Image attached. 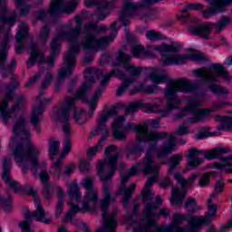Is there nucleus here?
<instances>
[{"label":"nucleus","mask_w":232,"mask_h":232,"mask_svg":"<svg viewBox=\"0 0 232 232\" xmlns=\"http://www.w3.org/2000/svg\"><path fill=\"white\" fill-rule=\"evenodd\" d=\"M14 136L11 138L12 157L17 166H24V164L31 165V171L35 179H39L42 184H47L50 180V174L48 170L42 169L39 173L41 163L39 162V156L41 155V149L30 140V132L26 130V120L24 116L16 119L13 128Z\"/></svg>","instance_id":"nucleus-2"},{"label":"nucleus","mask_w":232,"mask_h":232,"mask_svg":"<svg viewBox=\"0 0 232 232\" xmlns=\"http://www.w3.org/2000/svg\"><path fill=\"white\" fill-rule=\"evenodd\" d=\"M209 90L213 93H218L221 95H226V93H229V91H227L226 87H222L220 85H210Z\"/></svg>","instance_id":"nucleus-47"},{"label":"nucleus","mask_w":232,"mask_h":232,"mask_svg":"<svg viewBox=\"0 0 232 232\" xmlns=\"http://www.w3.org/2000/svg\"><path fill=\"white\" fill-rule=\"evenodd\" d=\"M62 162L63 158H60L50 169L51 175H53V177H56L57 179H63V169L61 168Z\"/></svg>","instance_id":"nucleus-37"},{"label":"nucleus","mask_w":232,"mask_h":232,"mask_svg":"<svg viewBox=\"0 0 232 232\" xmlns=\"http://www.w3.org/2000/svg\"><path fill=\"white\" fill-rule=\"evenodd\" d=\"M185 209H188V213L191 215L193 213H197L200 210V206H197V200L193 198H188L185 201L184 205Z\"/></svg>","instance_id":"nucleus-36"},{"label":"nucleus","mask_w":232,"mask_h":232,"mask_svg":"<svg viewBox=\"0 0 232 232\" xmlns=\"http://www.w3.org/2000/svg\"><path fill=\"white\" fill-rule=\"evenodd\" d=\"M224 191V181L223 180H218L217 181L214 188V193L210 196L211 198H215L218 193H222Z\"/></svg>","instance_id":"nucleus-49"},{"label":"nucleus","mask_w":232,"mask_h":232,"mask_svg":"<svg viewBox=\"0 0 232 232\" xmlns=\"http://www.w3.org/2000/svg\"><path fill=\"white\" fill-rule=\"evenodd\" d=\"M153 157H157L155 155V148L150 147L147 150L144 160L141 161L140 167L141 171H143L145 175H150V173L152 175L147 179L145 188L141 192L143 195V204H146L147 202H153V196L155 195V192H153L150 188L155 184L157 178L159 177V169H160V166L155 164Z\"/></svg>","instance_id":"nucleus-11"},{"label":"nucleus","mask_w":232,"mask_h":232,"mask_svg":"<svg viewBox=\"0 0 232 232\" xmlns=\"http://www.w3.org/2000/svg\"><path fill=\"white\" fill-rule=\"evenodd\" d=\"M203 102L202 99L198 96L188 98L187 101V106L181 109L179 113L174 115V121H179V119L186 117L188 113H191V115H194V118H189L188 121L192 124L202 122V121L211 113L210 109H198L199 106H202Z\"/></svg>","instance_id":"nucleus-15"},{"label":"nucleus","mask_w":232,"mask_h":232,"mask_svg":"<svg viewBox=\"0 0 232 232\" xmlns=\"http://www.w3.org/2000/svg\"><path fill=\"white\" fill-rule=\"evenodd\" d=\"M12 172V159L8 158V156H5L3 158V173H2V180L10 188L14 189V193H19L21 191V185L17 183V181L12 179L10 177Z\"/></svg>","instance_id":"nucleus-27"},{"label":"nucleus","mask_w":232,"mask_h":232,"mask_svg":"<svg viewBox=\"0 0 232 232\" xmlns=\"http://www.w3.org/2000/svg\"><path fill=\"white\" fill-rule=\"evenodd\" d=\"M209 6L203 11L204 19H209L217 14L226 11V6L232 5V0H209Z\"/></svg>","instance_id":"nucleus-28"},{"label":"nucleus","mask_w":232,"mask_h":232,"mask_svg":"<svg viewBox=\"0 0 232 232\" xmlns=\"http://www.w3.org/2000/svg\"><path fill=\"white\" fill-rule=\"evenodd\" d=\"M178 19L181 23H188V19H189V13H188V9H186V7H185V10L181 11L178 14Z\"/></svg>","instance_id":"nucleus-56"},{"label":"nucleus","mask_w":232,"mask_h":232,"mask_svg":"<svg viewBox=\"0 0 232 232\" xmlns=\"http://www.w3.org/2000/svg\"><path fill=\"white\" fill-rule=\"evenodd\" d=\"M180 44L172 43L168 45L162 44L161 45H149L147 49H144L142 45H134L130 52L133 57L137 59H153L155 57V52H159L161 55V63L165 66H173L175 64H184L186 61H195L196 63H205L208 58L198 51H194L188 54H179L177 52H180Z\"/></svg>","instance_id":"nucleus-4"},{"label":"nucleus","mask_w":232,"mask_h":232,"mask_svg":"<svg viewBox=\"0 0 232 232\" xmlns=\"http://www.w3.org/2000/svg\"><path fill=\"white\" fill-rule=\"evenodd\" d=\"M78 5V0H69L65 4L64 0H52L51 7L48 11H39L38 19H45L47 14H50V15H57L59 14H73Z\"/></svg>","instance_id":"nucleus-19"},{"label":"nucleus","mask_w":232,"mask_h":232,"mask_svg":"<svg viewBox=\"0 0 232 232\" xmlns=\"http://www.w3.org/2000/svg\"><path fill=\"white\" fill-rule=\"evenodd\" d=\"M197 177H198V174H193L191 178L185 179L184 177L179 173L174 175V179L177 180L178 184H180L182 189L184 190L188 189V188H189L193 182H195Z\"/></svg>","instance_id":"nucleus-33"},{"label":"nucleus","mask_w":232,"mask_h":232,"mask_svg":"<svg viewBox=\"0 0 232 232\" xmlns=\"http://www.w3.org/2000/svg\"><path fill=\"white\" fill-rule=\"evenodd\" d=\"M0 208H3L4 211L8 212L14 209V204L12 203V196L6 198L0 195ZM0 232H2L0 227Z\"/></svg>","instance_id":"nucleus-35"},{"label":"nucleus","mask_w":232,"mask_h":232,"mask_svg":"<svg viewBox=\"0 0 232 232\" xmlns=\"http://www.w3.org/2000/svg\"><path fill=\"white\" fill-rule=\"evenodd\" d=\"M120 157L121 154L117 151V147L111 145L105 150V160L98 161L97 171L101 180L103 181L102 192L104 198L100 200L103 228H99L97 232H115V229H117V219H115L117 209L111 215L106 211L110 207V202H115V198H111V190H110L108 180H111L115 175L117 166H120V168H124L125 166L124 162H119Z\"/></svg>","instance_id":"nucleus-3"},{"label":"nucleus","mask_w":232,"mask_h":232,"mask_svg":"<svg viewBox=\"0 0 232 232\" xmlns=\"http://www.w3.org/2000/svg\"><path fill=\"white\" fill-rule=\"evenodd\" d=\"M221 125L218 127V130L220 131H229V130H232V118L224 116L220 117Z\"/></svg>","instance_id":"nucleus-39"},{"label":"nucleus","mask_w":232,"mask_h":232,"mask_svg":"<svg viewBox=\"0 0 232 232\" xmlns=\"http://www.w3.org/2000/svg\"><path fill=\"white\" fill-rule=\"evenodd\" d=\"M23 191L26 195H32V197H35L37 195V192L34 189V187H32L31 185H27L26 187H24Z\"/></svg>","instance_id":"nucleus-60"},{"label":"nucleus","mask_w":232,"mask_h":232,"mask_svg":"<svg viewBox=\"0 0 232 232\" xmlns=\"http://www.w3.org/2000/svg\"><path fill=\"white\" fill-rule=\"evenodd\" d=\"M59 148H61V142L54 140L49 143V155L51 157V160H53V157L59 153Z\"/></svg>","instance_id":"nucleus-40"},{"label":"nucleus","mask_w":232,"mask_h":232,"mask_svg":"<svg viewBox=\"0 0 232 232\" xmlns=\"http://www.w3.org/2000/svg\"><path fill=\"white\" fill-rule=\"evenodd\" d=\"M82 28V20L81 17L76 16L74 20H71L68 24L63 25V29L57 33L51 43V57L44 58V54L39 47L34 43H31L28 52L30 58L26 64L28 68H32L35 63L40 64H47L49 68H53L55 57L61 53V44L63 41H69V50L64 55L63 63L62 68L58 72L59 82L54 84L55 92L61 90L63 81L66 77H70L75 70L76 58L79 55V40L77 37L81 35V30Z\"/></svg>","instance_id":"nucleus-1"},{"label":"nucleus","mask_w":232,"mask_h":232,"mask_svg":"<svg viewBox=\"0 0 232 232\" xmlns=\"http://www.w3.org/2000/svg\"><path fill=\"white\" fill-rule=\"evenodd\" d=\"M34 204L36 210L32 214L28 212L25 213V221L20 224V227H22L23 232H32V229H30V223L32 222L33 218L34 220H36V222L50 224V219L46 218V215H48V213H45L44 209H43V207L41 206V199L35 198Z\"/></svg>","instance_id":"nucleus-24"},{"label":"nucleus","mask_w":232,"mask_h":232,"mask_svg":"<svg viewBox=\"0 0 232 232\" xmlns=\"http://www.w3.org/2000/svg\"><path fill=\"white\" fill-rule=\"evenodd\" d=\"M73 171H75V164L69 163L65 165L62 170V179H68L69 177H72Z\"/></svg>","instance_id":"nucleus-43"},{"label":"nucleus","mask_w":232,"mask_h":232,"mask_svg":"<svg viewBox=\"0 0 232 232\" xmlns=\"http://www.w3.org/2000/svg\"><path fill=\"white\" fill-rule=\"evenodd\" d=\"M150 79L153 84H162V82H166V76L160 74L158 70H154L150 72Z\"/></svg>","instance_id":"nucleus-38"},{"label":"nucleus","mask_w":232,"mask_h":232,"mask_svg":"<svg viewBox=\"0 0 232 232\" xmlns=\"http://www.w3.org/2000/svg\"><path fill=\"white\" fill-rule=\"evenodd\" d=\"M226 102H215L211 107H210V111H218V110H222L226 106Z\"/></svg>","instance_id":"nucleus-58"},{"label":"nucleus","mask_w":232,"mask_h":232,"mask_svg":"<svg viewBox=\"0 0 232 232\" xmlns=\"http://www.w3.org/2000/svg\"><path fill=\"white\" fill-rule=\"evenodd\" d=\"M44 75V69L41 68L40 72H36L33 77L29 79V81L24 84V88H32L34 84L41 79V76Z\"/></svg>","instance_id":"nucleus-41"},{"label":"nucleus","mask_w":232,"mask_h":232,"mask_svg":"<svg viewBox=\"0 0 232 232\" xmlns=\"http://www.w3.org/2000/svg\"><path fill=\"white\" fill-rule=\"evenodd\" d=\"M142 147L140 146H134L128 150L127 157H130V155H138V153H140L142 151Z\"/></svg>","instance_id":"nucleus-57"},{"label":"nucleus","mask_w":232,"mask_h":232,"mask_svg":"<svg viewBox=\"0 0 232 232\" xmlns=\"http://www.w3.org/2000/svg\"><path fill=\"white\" fill-rule=\"evenodd\" d=\"M28 35V25L26 23L22 22L19 24V30L18 33L15 35V39L17 41V46H16V53H21L22 52H24V44H23V40L24 37Z\"/></svg>","instance_id":"nucleus-31"},{"label":"nucleus","mask_w":232,"mask_h":232,"mask_svg":"<svg viewBox=\"0 0 232 232\" xmlns=\"http://www.w3.org/2000/svg\"><path fill=\"white\" fill-rule=\"evenodd\" d=\"M117 59L120 63H121V64H128V63L131 61V56L126 54L124 52H120Z\"/></svg>","instance_id":"nucleus-54"},{"label":"nucleus","mask_w":232,"mask_h":232,"mask_svg":"<svg viewBox=\"0 0 232 232\" xmlns=\"http://www.w3.org/2000/svg\"><path fill=\"white\" fill-rule=\"evenodd\" d=\"M69 198L71 202H69V205L71 206L70 210L67 212L65 216V220H72L73 215L75 213H79L81 211V208L79 206L75 205L73 202L79 203L81 202V190H79V186L76 183H72L68 189Z\"/></svg>","instance_id":"nucleus-25"},{"label":"nucleus","mask_w":232,"mask_h":232,"mask_svg":"<svg viewBox=\"0 0 232 232\" xmlns=\"http://www.w3.org/2000/svg\"><path fill=\"white\" fill-rule=\"evenodd\" d=\"M194 216L190 213H175L172 217V223L161 226L158 232H198L200 226L193 219Z\"/></svg>","instance_id":"nucleus-13"},{"label":"nucleus","mask_w":232,"mask_h":232,"mask_svg":"<svg viewBox=\"0 0 232 232\" xmlns=\"http://www.w3.org/2000/svg\"><path fill=\"white\" fill-rule=\"evenodd\" d=\"M160 90V88L157 87L155 85H148L143 88V93H148L150 95H153L155 93H159Z\"/></svg>","instance_id":"nucleus-53"},{"label":"nucleus","mask_w":232,"mask_h":232,"mask_svg":"<svg viewBox=\"0 0 232 232\" xmlns=\"http://www.w3.org/2000/svg\"><path fill=\"white\" fill-rule=\"evenodd\" d=\"M63 211H64V200L59 199L56 204V210L54 213V217L59 218L63 215Z\"/></svg>","instance_id":"nucleus-51"},{"label":"nucleus","mask_w":232,"mask_h":232,"mask_svg":"<svg viewBox=\"0 0 232 232\" xmlns=\"http://www.w3.org/2000/svg\"><path fill=\"white\" fill-rule=\"evenodd\" d=\"M14 4L21 8V15H26L32 10V6L26 5V0H15Z\"/></svg>","instance_id":"nucleus-42"},{"label":"nucleus","mask_w":232,"mask_h":232,"mask_svg":"<svg viewBox=\"0 0 232 232\" xmlns=\"http://www.w3.org/2000/svg\"><path fill=\"white\" fill-rule=\"evenodd\" d=\"M56 195L58 197V200H64V190L61 187L56 188Z\"/></svg>","instance_id":"nucleus-62"},{"label":"nucleus","mask_w":232,"mask_h":232,"mask_svg":"<svg viewBox=\"0 0 232 232\" xmlns=\"http://www.w3.org/2000/svg\"><path fill=\"white\" fill-rule=\"evenodd\" d=\"M10 39H12V34L6 33L2 43V48L0 49V73H2L3 79H6L17 68V61L15 60H12L10 64L6 66V55H8V43Z\"/></svg>","instance_id":"nucleus-23"},{"label":"nucleus","mask_w":232,"mask_h":232,"mask_svg":"<svg viewBox=\"0 0 232 232\" xmlns=\"http://www.w3.org/2000/svg\"><path fill=\"white\" fill-rule=\"evenodd\" d=\"M140 163H137L133 167H131L130 172L125 176H121V184L119 188V192L116 195H122L123 196V208H128V204L130 202V198H131V195H133L135 189H137V185L131 184L130 188H126V182L130 180V177H133V175L137 174V171L141 168Z\"/></svg>","instance_id":"nucleus-21"},{"label":"nucleus","mask_w":232,"mask_h":232,"mask_svg":"<svg viewBox=\"0 0 232 232\" xmlns=\"http://www.w3.org/2000/svg\"><path fill=\"white\" fill-rule=\"evenodd\" d=\"M113 75L115 77H118V79H124V72L114 69L102 80L101 84L98 87L97 91L89 101V106H90L89 117H92L93 111H95L97 108V102H99V99H101V96L102 95V92L106 90V87L108 86V82H110V80L111 79V77H113Z\"/></svg>","instance_id":"nucleus-22"},{"label":"nucleus","mask_w":232,"mask_h":232,"mask_svg":"<svg viewBox=\"0 0 232 232\" xmlns=\"http://www.w3.org/2000/svg\"><path fill=\"white\" fill-rule=\"evenodd\" d=\"M44 92H40L39 95L36 97V105L33 107V114H32V122L34 124H37V122H41L43 121V113L44 112V108L52 102L53 100V97L44 98Z\"/></svg>","instance_id":"nucleus-26"},{"label":"nucleus","mask_w":232,"mask_h":232,"mask_svg":"<svg viewBox=\"0 0 232 232\" xmlns=\"http://www.w3.org/2000/svg\"><path fill=\"white\" fill-rule=\"evenodd\" d=\"M17 81V76H11V85L8 83H0V92H7L5 98H0V116L3 119L4 124H8V121L15 116V111L24 108L26 105V97L18 95L16 103L11 109H8V102L14 99V90H17L20 86Z\"/></svg>","instance_id":"nucleus-9"},{"label":"nucleus","mask_w":232,"mask_h":232,"mask_svg":"<svg viewBox=\"0 0 232 232\" xmlns=\"http://www.w3.org/2000/svg\"><path fill=\"white\" fill-rule=\"evenodd\" d=\"M140 106H142V103L140 102H135L127 106L126 111L127 113H135V111H137V110H139Z\"/></svg>","instance_id":"nucleus-52"},{"label":"nucleus","mask_w":232,"mask_h":232,"mask_svg":"<svg viewBox=\"0 0 232 232\" xmlns=\"http://www.w3.org/2000/svg\"><path fill=\"white\" fill-rule=\"evenodd\" d=\"M52 81H53V72H45L44 78L42 81L41 89L46 90V88H48V86L52 84Z\"/></svg>","instance_id":"nucleus-44"},{"label":"nucleus","mask_w":232,"mask_h":232,"mask_svg":"<svg viewBox=\"0 0 232 232\" xmlns=\"http://www.w3.org/2000/svg\"><path fill=\"white\" fill-rule=\"evenodd\" d=\"M208 212L205 216L192 217V219L195 220L196 225L200 227L204 226H208L213 222V217L217 215V207L213 204V198L208 199L207 202Z\"/></svg>","instance_id":"nucleus-30"},{"label":"nucleus","mask_w":232,"mask_h":232,"mask_svg":"<svg viewBox=\"0 0 232 232\" xmlns=\"http://www.w3.org/2000/svg\"><path fill=\"white\" fill-rule=\"evenodd\" d=\"M43 195L45 198H52V195H53V186L45 183L44 185Z\"/></svg>","instance_id":"nucleus-50"},{"label":"nucleus","mask_w":232,"mask_h":232,"mask_svg":"<svg viewBox=\"0 0 232 232\" xmlns=\"http://www.w3.org/2000/svg\"><path fill=\"white\" fill-rule=\"evenodd\" d=\"M192 73L196 77L203 79L205 82H217L218 77H223L225 81H229V78H227V72H226V69L218 63H214L208 68L196 69Z\"/></svg>","instance_id":"nucleus-20"},{"label":"nucleus","mask_w":232,"mask_h":232,"mask_svg":"<svg viewBox=\"0 0 232 232\" xmlns=\"http://www.w3.org/2000/svg\"><path fill=\"white\" fill-rule=\"evenodd\" d=\"M211 177V172L204 174L202 178L199 179V186L201 188H206V186H209V178Z\"/></svg>","instance_id":"nucleus-55"},{"label":"nucleus","mask_w":232,"mask_h":232,"mask_svg":"<svg viewBox=\"0 0 232 232\" xmlns=\"http://www.w3.org/2000/svg\"><path fill=\"white\" fill-rule=\"evenodd\" d=\"M184 198H186V191H182L180 188L173 187L170 198L171 204L177 206L178 208H182V205L184 204Z\"/></svg>","instance_id":"nucleus-32"},{"label":"nucleus","mask_w":232,"mask_h":232,"mask_svg":"<svg viewBox=\"0 0 232 232\" xmlns=\"http://www.w3.org/2000/svg\"><path fill=\"white\" fill-rule=\"evenodd\" d=\"M146 37L149 39V41H160V39H164L163 34H160L155 31H148Z\"/></svg>","instance_id":"nucleus-46"},{"label":"nucleus","mask_w":232,"mask_h":232,"mask_svg":"<svg viewBox=\"0 0 232 232\" xmlns=\"http://www.w3.org/2000/svg\"><path fill=\"white\" fill-rule=\"evenodd\" d=\"M162 133V132H156ZM166 134L165 138L160 140H164L161 145L157 149L155 145L150 148H154L155 156L157 159H164L168 157V155H171L173 151H177V140H175V135L182 136L187 135L188 127L186 125L179 126L173 134L168 135L167 132H163Z\"/></svg>","instance_id":"nucleus-16"},{"label":"nucleus","mask_w":232,"mask_h":232,"mask_svg":"<svg viewBox=\"0 0 232 232\" xmlns=\"http://www.w3.org/2000/svg\"><path fill=\"white\" fill-rule=\"evenodd\" d=\"M84 5L85 6H93V5H97L98 10L96 15H98L100 21L106 19L110 14L108 11L113 8L111 0H85ZM138 9L139 5L137 4H133V2L130 0H125L122 11L120 14V21L123 23V26H128V24H130V19L135 15V12Z\"/></svg>","instance_id":"nucleus-10"},{"label":"nucleus","mask_w":232,"mask_h":232,"mask_svg":"<svg viewBox=\"0 0 232 232\" xmlns=\"http://www.w3.org/2000/svg\"><path fill=\"white\" fill-rule=\"evenodd\" d=\"M115 115H117V110L105 109L98 117L96 133H98V135H102V139L96 146L90 148L87 150V157L89 160H92L99 151H102V148H104V141L106 140V137H108V133H110V130L106 126V122H108V119H111V117H115Z\"/></svg>","instance_id":"nucleus-14"},{"label":"nucleus","mask_w":232,"mask_h":232,"mask_svg":"<svg viewBox=\"0 0 232 232\" xmlns=\"http://www.w3.org/2000/svg\"><path fill=\"white\" fill-rule=\"evenodd\" d=\"M195 92V85L189 80L180 79L168 83L165 90L166 106L162 108L164 101L160 98L156 99L154 103H145L143 106L147 113H158L160 117H168L173 110H179L182 104V99L177 93H191Z\"/></svg>","instance_id":"nucleus-5"},{"label":"nucleus","mask_w":232,"mask_h":232,"mask_svg":"<svg viewBox=\"0 0 232 232\" xmlns=\"http://www.w3.org/2000/svg\"><path fill=\"white\" fill-rule=\"evenodd\" d=\"M125 70H127V72H130V76L127 78L123 82V83L118 88L116 92L118 97H121V95H122V93H124V92H126V90H128V88H130V86H131V84H133V82L137 81L139 75H140V69L130 63L125 65Z\"/></svg>","instance_id":"nucleus-29"},{"label":"nucleus","mask_w":232,"mask_h":232,"mask_svg":"<svg viewBox=\"0 0 232 232\" xmlns=\"http://www.w3.org/2000/svg\"><path fill=\"white\" fill-rule=\"evenodd\" d=\"M92 169V166L90 165V160H82L80 161V171L82 173H88Z\"/></svg>","instance_id":"nucleus-48"},{"label":"nucleus","mask_w":232,"mask_h":232,"mask_svg":"<svg viewBox=\"0 0 232 232\" xmlns=\"http://www.w3.org/2000/svg\"><path fill=\"white\" fill-rule=\"evenodd\" d=\"M171 185V180H169V178H165L161 182H160V187L161 188H168V186Z\"/></svg>","instance_id":"nucleus-63"},{"label":"nucleus","mask_w":232,"mask_h":232,"mask_svg":"<svg viewBox=\"0 0 232 232\" xmlns=\"http://www.w3.org/2000/svg\"><path fill=\"white\" fill-rule=\"evenodd\" d=\"M102 75V71L95 68H88L84 72L85 82L82 84V86L79 88L73 97H68L63 102H60V107L53 113V115H55V113H58V111H61L63 104H64V102H66L68 99H71L73 100V105L69 110V117L72 110H74L73 118L75 122H77L80 126H82V124H85V122L88 121V119L86 118V111H84V110L82 109H75V102H77L78 99L84 100L86 98V95L90 93L92 90V85L96 82L97 79H101Z\"/></svg>","instance_id":"nucleus-8"},{"label":"nucleus","mask_w":232,"mask_h":232,"mask_svg":"<svg viewBox=\"0 0 232 232\" xmlns=\"http://www.w3.org/2000/svg\"><path fill=\"white\" fill-rule=\"evenodd\" d=\"M231 20L227 17L221 18L218 23H204L196 25H191L188 27L189 34L192 35H198V37H202V39H209V35H211V30H215L216 34L222 32L223 29L226 28Z\"/></svg>","instance_id":"nucleus-17"},{"label":"nucleus","mask_w":232,"mask_h":232,"mask_svg":"<svg viewBox=\"0 0 232 232\" xmlns=\"http://www.w3.org/2000/svg\"><path fill=\"white\" fill-rule=\"evenodd\" d=\"M183 158L180 154H174L169 159V169H168L169 175H173L175 169L179 168L180 162H182Z\"/></svg>","instance_id":"nucleus-34"},{"label":"nucleus","mask_w":232,"mask_h":232,"mask_svg":"<svg viewBox=\"0 0 232 232\" xmlns=\"http://www.w3.org/2000/svg\"><path fill=\"white\" fill-rule=\"evenodd\" d=\"M186 10H200L202 8V4L200 3H194V4H187L185 6Z\"/></svg>","instance_id":"nucleus-59"},{"label":"nucleus","mask_w":232,"mask_h":232,"mask_svg":"<svg viewBox=\"0 0 232 232\" xmlns=\"http://www.w3.org/2000/svg\"><path fill=\"white\" fill-rule=\"evenodd\" d=\"M95 177H87L82 181V185L87 192L82 200V209L83 211H95L97 209V202H99V196H97V188L93 185Z\"/></svg>","instance_id":"nucleus-18"},{"label":"nucleus","mask_w":232,"mask_h":232,"mask_svg":"<svg viewBox=\"0 0 232 232\" xmlns=\"http://www.w3.org/2000/svg\"><path fill=\"white\" fill-rule=\"evenodd\" d=\"M215 135H218L217 132H200L197 135V139H208V137H215Z\"/></svg>","instance_id":"nucleus-61"},{"label":"nucleus","mask_w":232,"mask_h":232,"mask_svg":"<svg viewBox=\"0 0 232 232\" xmlns=\"http://www.w3.org/2000/svg\"><path fill=\"white\" fill-rule=\"evenodd\" d=\"M73 108V100L68 99L62 106L61 110L53 115V119L56 122H60L63 127V131L64 133L65 139L63 142V152L61 159L66 157L72 151V140L71 137L73 133L72 130V125L70 124V109Z\"/></svg>","instance_id":"nucleus-12"},{"label":"nucleus","mask_w":232,"mask_h":232,"mask_svg":"<svg viewBox=\"0 0 232 232\" xmlns=\"http://www.w3.org/2000/svg\"><path fill=\"white\" fill-rule=\"evenodd\" d=\"M50 37V25L45 24L42 27L40 31V41L42 43H46Z\"/></svg>","instance_id":"nucleus-45"},{"label":"nucleus","mask_w":232,"mask_h":232,"mask_svg":"<svg viewBox=\"0 0 232 232\" xmlns=\"http://www.w3.org/2000/svg\"><path fill=\"white\" fill-rule=\"evenodd\" d=\"M126 116H119L112 123V134L116 140H126L128 131L137 132L136 139L138 142H159L166 139V133H157L156 131L149 132L148 123L136 125L135 123H127L124 126Z\"/></svg>","instance_id":"nucleus-6"},{"label":"nucleus","mask_w":232,"mask_h":232,"mask_svg":"<svg viewBox=\"0 0 232 232\" xmlns=\"http://www.w3.org/2000/svg\"><path fill=\"white\" fill-rule=\"evenodd\" d=\"M108 30L106 25H97L93 23H88L84 27V34L82 40V46L83 50H106L107 46H110L111 43L115 41L117 34H119V28H117V23H113L111 25V34L109 36H103L102 38H97L101 34H103Z\"/></svg>","instance_id":"nucleus-7"},{"label":"nucleus","mask_w":232,"mask_h":232,"mask_svg":"<svg viewBox=\"0 0 232 232\" xmlns=\"http://www.w3.org/2000/svg\"><path fill=\"white\" fill-rule=\"evenodd\" d=\"M232 228V222L229 221L227 224L224 225L222 227H221V231L224 232V231H227V229H231Z\"/></svg>","instance_id":"nucleus-64"}]
</instances>
